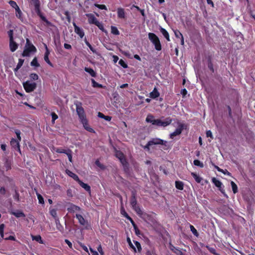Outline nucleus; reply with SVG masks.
Segmentation results:
<instances>
[{"mask_svg":"<svg viewBox=\"0 0 255 255\" xmlns=\"http://www.w3.org/2000/svg\"><path fill=\"white\" fill-rule=\"evenodd\" d=\"M76 112L78 115L81 123L82 124L84 128L87 131L94 132V130L88 124V120L86 117L85 113L81 104L79 102L76 103Z\"/></svg>","mask_w":255,"mask_h":255,"instance_id":"f257e3e1","label":"nucleus"},{"mask_svg":"<svg viewBox=\"0 0 255 255\" xmlns=\"http://www.w3.org/2000/svg\"><path fill=\"white\" fill-rule=\"evenodd\" d=\"M146 121L151 123L153 125L165 127L171 123L172 120L170 118H167L164 121H162L160 119H155L153 116L149 115L146 118Z\"/></svg>","mask_w":255,"mask_h":255,"instance_id":"f03ea898","label":"nucleus"},{"mask_svg":"<svg viewBox=\"0 0 255 255\" xmlns=\"http://www.w3.org/2000/svg\"><path fill=\"white\" fill-rule=\"evenodd\" d=\"M167 143L166 141L163 140L161 139L158 138H153L151 139L146 144V145L144 146L145 149H147L148 150H149L150 148L154 145H166Z\"/></svg>","mask_w":255,"mask_h":255,"instance_id":"7ed1b4c3","label":"nucleus"},{"mask_svg":"<svg viewBox=\"0 0 255 255\" xmlns=\"http://www.w3.org/2000/svg\"><path fill=\"white\" fill-rule=\"evenodd\" d=\"M148 35L149 40L154 45L156 50H160L161 49V46L158 37L153 33H149Z\"/></svg>","mask_w":255,"mask_h":255,"instance_id":"20e7f679","label":"nucleus"},{"mask_svg":"<svg viewBox=\"0 0 255 255\" xmlns=\"http://www.w3.org/2000/svg\"><path fill=\"white\" fill-rule=\"evenodd\" d=\"M36 51L35 47L29 43L28 39H26V44L22 53L23 56H28L31 52H35Z\"/></svg>","mask_w":255,"mask_h":255,"instance_id":"39448f33","label":"nucleus"},{"mask_svg":"<svg viewBox=\"0 0 255 255\" xmlns=\"http://www.w3.org/2000/svg\"><path fill=\"white\" fill-rule=\"evenodd\" d=\"M23 86L26 92L28 93L32 92L36 88V84L35 83L28 81L24 82Z\"/></svg>","mask_w":255,"mask_h":255,"instance_id":"423d86ee","label":"nucleus"},{"mask_svg":"<svg viewBox=\"0 0 255 255\" xmlns=\"http://www.w3.org/2000/svg\"><path fill=\"white\" fill-rule=\"evenodd\" d=\"M185 125L181 123H178V127L175 130L170 134V137L173 139L175 136L181 134L184 129Z\"/></svg>","mask_w":255,"mask_h":255,"instance_id":"0eeeda50","label":"nucleus"},{"mask_svg":"<svg viewBox=\"0 0 255 255\" xmlns=\"http://www.w3.org/2000/svg\"><path fill=\"white\" fill-rule=\"evenodd\" d=\"M130 205L137 214L140 216H141L143 214L142 211L140 208L136 205V200L134 196H133L131 199Z\"/></svg>","mask_w":255,"mask_h":255,"instance_id":"6e6552de","label":"nucleus"},{"mask_svg":"<svg viewBox=\"0 0 255 255\" xmlns=\"http://www.w3.org/2000/svg\"><path fill=\"white\" fill-rule=\"evenodd\" d=\"M35 11L40 17L41 19L44 21L47 25L50 24V23L46 19V18L41 14L39 9V5L37 3H36L35 4Z\"/></svg>","mask_w":255,"mask_h":255,"instance_id":"1a4fd4ad","label":"nucleus"},{"mask_svg":"<svg viewBox=\"0 0 255 255\" xmlns=\"http://www.w3.org/2000/svg\"><path fill=\"white\" fill-rule=\"evenodd\" d=\"M212 181V182L215 184V185L216 187L219 188L220 190L224 194V195L227 197L228 196L227 194L225 193L224 190L223 189H222V186L223 185L222 182L215 178H213Z\"/></svg>","mask_w":255,"mask_h":255,"instance_id":"9d476101","label":"nucleus"},{"mask_svg":"<svg viewBox=\"0 0 255 255\" xmlns=\"http://www.w3.org/2000/svg\"><path fill=\"white\" fill-rule=\"evenodd\" d=\"M86 15L88 18V22L90 24H94L96 25L99 22L93 14L87 13L86 14Z\"/></svg>","mask_w":255,"mask_h":255,"instance_id":"9b49d317","label":"nucleus"},{"mask_svg":"<svg viewBox=\"0 0 255 255\" xmlns=\"http://www.w3.org/2000/svg\"><path fill=\"white\" fill-rule=\"evenodd\" d=\"M115 155L117 158L119 159L121 162L123 164V165H125L126 164V160L125 158V156L122 152L120 151H116L115 153Z\"/></svg>","mask_w":255,"mask_h":255,"instance_id":"f8f14e48","label":"nucleus"},{"mask_svg":"<svg viewBox=\"0 0 255 255\" xmlns=\"http://www.w3.org/2000/svg\"><path fill=\"white\" fill-rule=\"evenodd\" d=\"M45 49H46V52H45V53L44 54V60L50 66L53 67L52 64L51 63V62L49 60L48 56H49V50L48 49L47 45H45Z\"/></svg>","mask_w":255,"mask_h":255,"instance_id":"ddd939ff","label":"nucleus"},{"mask_svg":"<svg viewBox=\"0 0 255 255\" xmlns=\"http://www.w3.org/2000/svg\"><path fill=\"white\" fill-rule=\"evenodd\" d=\"M117 13L119 18L124 19L126 18L125 11L123 8H118L117 9Z\"/></svg>","mask_w":255,"mask_h":255,"instance_id":"4468645a","label":"nucleus"},{"mask_svg":"<svg viewBox=\"0 0 255 255\" xmlns=\"http://www.w3.org/2000/svg\"><path fill=\"white\" fill-rule=\"evenodd\" d=\"M19 141L18 140H16L15 139L12 138L11 139L10 141V144L14 148H17L19 151H20V148H19Z\"/></svg>","mask_w":255,"mask_h":255,"instance_id":"2eb2a0df","label":"nucleus"},{"mask_svg":"<svg viewBox=\"0 0 255 255\" xmlns=\"http://www.w3.org/2000/svg\"><path fill=\"white\" fill-rule=\"evenodd\" d=\"M17 44L13 41V40L9 41V48L11 52L15 51L17 48Z\"/></svg>","mask_w":255,"mask_h":255,"instance_id":"dca6fc26","label":"nucleus"},{"mask_svg":"<svg viewBox=\"0 0 255 255\" xmlns=\"http://www.w3.org/2000/svg\"><path fill=\"white\" fill-rule=\"evenodd\" d=\"M75 31V32L78 34L80 37L82 38L84 35V33L82 29H81L80 27L77 26L75 23L74 24Z\"/></svg>","mask_w":255,"mask_h":255,"instance_id":"f3484780","label":"nucleus"},{"mask_svg":"<svg viewBox=\"0 0 255 255\" xmlns=\"http://www.w3.org/2000/svg\"><path fill=\"white\" fill-rule=\"evenodd\" d=\"M81 210L80 208L77 206L73 204L70 205V207L68 208V210L69 212H75L77 211H80Z\"/></svg>","mask_w":255,"mask_h":255,"instance_id":"a211bd4d","label":"nucleus"},{"mask_svg":"<svg viewBox=\"0 0 255 255\" xmlns=\"http://www.w3.org/2000/svg\"><path fill=\"white\" fill-rule=\"evenodd\" d=\"M78 182L80 184V185L82 188H83L85 190L90 192L91 187L89 185H88L87 184H86V183L83 182L80 180H79Z\"/></svg>","mask_w":255,"mask_h":255,"instance_id":"6ab92c4d","label":"nucleus"},{"mask_svg":"<svg viewBox=\"0 0 255 255\" xmlns=\"http://www.w3.org/2000/svg\"><path fill=\"white\" fill-rule=\"evenodd\" d=\"M66 173L67 174V175H68L69 176L73 178L75 180L77 181V182H78V181L80 180L78 176L72 171L69 170H66Z\"/></svg>","mask_w":255,"mask_h":255,"instance_id":"aec40b11","label":"nucleus"},{"mask_svg":"<svg viewBox=\"0 0 255 255\" xmlns=\"http://www.w3.org/2000/svg\"><path fill=\"white\" fill-rule=\"evenodd\" d=\"M159 96V93L156 88L150 93V97L152 99H155Z\"/></svg>","mask_w":255,"mask_h":255,"instance_id":"412c9836","label":"nucleus"},{"mask_svg":"<svg viewBox=\"0 0 255 255\" xmlns=\"http://www.w3.org/2000/svg\"><path fill=\"white\" fill-rule=\"evenodd\" d=\"M11 214L14 215L17 218L25 217V214L23 213V212L19 210L11 212Z\"/></svg>","mask_w":255,"mask_h":255,"instance_id":"4be33fe9","label":"nucleus"},{"mask_svg":"<svg viewBox=\"0 0 255 255\" xmlns=\"http://www.w3.org/2000/svg\"><path fill=\"white\" fill-rule=\"evenodd\" d=\"M121 214L124 216L126 218H127L128 220H129L132 225H134V223L133 221L132 220V219L128 215V214L125 211V209L123 207H122L121 208Z\"/></svg>","mask_w":255,"mask_h":255,"instance_id":"5701e85b","label":"nucleus"},{"mask_svg":"<svg viewBox=\"0 0 255 255\" xmlns=\"http://www.w3.org/2000/svg\"><path fill=\"white\" fill-rule=\"evenodd\" d=\"M160 32H161L162 35L164 36V37L167 39V40L168 41H169L170 40L169 34H168V32L165 29H164L163 28H161Z\"/></svg>","mask_w":255,"mask_h":255,"instance_id":"b1692460","label":"nucleus"},{"mask_svg":"<svg viewBox=\"0 0 255 255\" xmlns=\"http://www.w3.org/2000/svg\"><path fill=\"white\" fill-rule=\"evenodd\" d=\"M175 187L177 189L182 190L183 189L184 184L182 181H176L175 182Z\"/></svg>","mask_w":255,"mask_h":255,"instance_id":"393cba45","label":"nucleus"},{"mask_svg":"<svg viewBox=\"0 0 255 255\" xmlns=\"http://www.w3.org/2000/svg\"><path fill=\"white\" fill-rule=\"evenodd\" d=\"M76 218L78 220L80 224L84 225L85 224V220L83 216L79 214H76Z\"/></svg>","mask_w":255,"mask_h":255,"instance_id":"a878e982","label":"nucleus"},{"mask_svg":"<svg viewBox=\"0 0 255 255\" xmlns=\"http://www.w3.org/2000/svg\"><path fill=\"white\" fill-rule=\"evenodd\" d=\"M85 71L89 73L92 77H95L96 76L95 72L92 68L85 67Z\"/></svg>","mask_w":255,"mask_h":255,"instance_id":"bb28decb","label":"nucleus"},{"mask_svg":"<svg viewBox=\"0 0 255 255\" xmlns=\"http://www.w3.org/2000/svg\"><path fill=\"white\" fill-rule=\"evenodd\" d=\"M191 175H192V176L194 177V178L195 179V181L197 183H200L201 182V181L202 180V178L201 177H200L196 173H194V172H192L191 173Z\"/></svg>","mask_w":255,"mask_h":255,"instance_id":"cd10ccee","label":"nucleus"},{"mask_svg":"<svg viewBox=\"0 0 255 255\" xmlns=\"http://www.w3.org/2000/svg\"><path fill=\"white\" fill-rule=\"evenodd\" d=\"M231 185L232 186V188L233 193L234 194H236V193H237L238 192V186L236 184V183L233 181H231Z\"/></svg>","mask_w":255,"mask_h":255,"instance_id":"c85d7f7f","label":"nucleus"},{"mask_svg":"<svg viewBox=\"0 0 255 255\" xmlns=\"http://www.w3.org/2000/svg\"><path fill=\"white\" fill-rule=\"evenodd\" d=\"M32 239L33 240H35L36 241L39 242L40 244H43V241L41 239V237L40 236H32Z\"/></svg>","mask_w":255,"mask_h":255,"instance_id":"c756f323","label":"nucleus"},{"mask_svg":"<svg viewBox=\"0 0 255 255\" xmlns=\"http://www.w3.org/2000/svg\"><path fill=\"white\" fill-rule=\"evenodd\" d=\"M53 150L57 153H64L66 154L68 152V150L59 148H54Z\"/></svg>","mask_w":255,"mask_h":255,"instance_id":"7c9ffc66","label":"nucleus"},{"mask_svg":"<svg viewBox=\"0 0 255 255\" xmlns=\"http://www.w3.org/2000/svg\"><path fill=\"white\" fill-rule=\"evenodd\" d=\"M24 60L21 59H19L18 60V63L16 67L14 68V71H17L22 65L23 63Z\"/></svg>","mask_w":255,"mask_h":255,"instance_id":"2f4dec72","label":"nucleus"},{"mask_svg":"<svg viewBox=\"0 0 255 255\" xmlns=\"http://www.w3.org/2000/svg\"><path fill=\"white\" fill-rule=\"evenodd\" d=\"M91 82H92V86L93 87H98V88H102L103 87L102 85L98 83L93 79H92L91 80Z\"/></svg>","mask_w":255,"mask_h":255,"instance_id":"473e14b6","label":"nucleus"},{"mask_svg":"<svg viewBox=\"0 0 255 255\" xmlns=\"http://www.w3.org/2000/svg\"><path fill=\"white\" fill-rule=\"evenodd\" d=\"M4 225L2 224L0 225V235L2 239H3L4 237Z\"/></svg>","mask_w":255,"mask_h":255,"instance_id":"72a5a7b5","label":"nucleus"},{"mask_svg":"<svg viewBox=\"0 0 255 255\" xmlns=\"http://www.w3.org/2000/svg\"><path fill=\"white\" fill-rule=\"evenodd\" d=\"M111 32L115 35H119L120 32L117 28L115 26H112L111 27Z\"/></svg>","mask_w":255,"mask_h":255,"instance_id":"f704fd0d","label":"nucleus"},{"mask_svg":"<svg viewBox=\"0 0 255 255\" xmlns=\"http://www.w3.org/2000/svg\"><path fill=\"white\" fill-rule=\"evenodd\" d=\"M50 215L54 217L56 219V223H57V221L58 220L56 219L57 217V212L55 209H52L50 211Z\"/></svg>","mask_w":255,"mask_h":255,"instance_id":"c9c22d12","label":"nucleus"},{"mask_svg":"<svg viewBox=\"0 0 255 255\" xmlns=\"http://www.w3.org/2000/svg\"><path fill=\"white\" fill-rule=\"evenodd\" d=\"M15 11H16V17H17L18 18H21V15H22V12L20 10L19 7H17V8L15 9Z\"/></svg>","mask_w":255,"mask_h":255,"instance_id":"e433bc0d","label":"nucleus"},{"mask_svg":"<svg viewBox=\"0 0 255 255\" xmlns=\"http://www.w3.org/2000/svg\"><path fill=\"white\" fill-rule=\"evenodd\" d=\"M127 242L129 245V246L131 248L133 249L134 252H136V249H135V247L132 244L130 239L129 238H127Z\"/></svg>","mask_w":255,"mask_h":255,"instance_id":"4c0bfd02","label":"nucleus"},{"mask_svg":"<svg viewBox=\"0 0 255 255\" xmlns=\"http://www.w3.org/2000/svg\"><path fill=\"white\" fill-rule=\"evenodd\" d=\"M31 65L35 67H39L40 65L37 62L36 58H34L31 62Z\"/></svg>","mask_w":255,"mask_h":255,"instance_id":"58836bf2","label":"nucleus"},{"mask_svg":"<svg viewBox=\"0 0 255 255\" xmlns=\"http://www.w3.org/2000/svg\"><path fill=\"white\" fill-rule=\"evenodd\" d=\"M194 164L195 165L199 166L200 167H203L204 166L203 163L197 159L194 160Z\"/></svg>","mask_w":255,"mask_h":255,"instance_id":"ea45409f","label":"nucleus"},{"mask_svg":"<svg viewBox=\"0 0 255 255\" xmlns=\"http://www.w3.org/2000/svg\"><path fill=\"white\" fill-rule=\"evenodd\" d=\"M38 202L40 204H43L44 203V199L42 196L39 193H37Z\"/></svg>","mask_w":255,"mask_h":255,"instance_id":"a19ab883","label":"nucleus"},{"mask_svg":"<svg viewBox=\"0 0 255 255\" xmlns=\"http://www.w3.org/2000/svg\"><path fill=\"white\" fill-rule=\"evenodd\" d=\"M134 243L135 245L134 247H135V249H137V251L139 252L141 250L140 244L137 241L134 242Z\"/></svg>","mask_w":255,"mask_h":255,"instance_id":"79ce46f5","label":"nucleus"},{"mask_svg":"<svg viewBox=\"0 0 255 255\" xmlns=\"http://www.w3.org/2000/svg\"><path fill=\"white\" fill-rule=\"evenodd\" d=\"M96 165L98 166L101 169H104L105 166L102 163H100L99 160H97L95 162Z\"/></svg>","mask_w":255,"mask_h":255,"instance_id":"37998d69","label":"nucleus"},{"mask_svg":"<svg viewBox=\"0 0 255 255\" xmlns=\"http://www.w3.org/2000/svg\"><path fill=\"white\" fill-rule=\"evenodd\" d=\"M174 32L175 34V35L176 37L177 38H180L183 36L182 33L178 30H174Z\"/></svg>","mask_w":255,"mask_h":255,"instance_id":"c03bdc74","label":"nucleus"},{"mask_svg":"<svg viewBox=\"0 0 255 255\" xmlns=\"http://www.w3.org/2000/svg\"><path fill=\"white\" fill-rule=\"evenodd\" d=\"M9 3L10 5V6L15 8V9L17 8V7H18V6L14 1L10 0L9 1Z\"/></svg>","mask_w":255,"mask_h":255,"instance_id":"a18cd8bd","label":"nucleus"},{"mask_svg":"<svg viewBox=\"0 0 255 255\" xmlns=\"http://www.w3.org/2000/svg\"><path fill=\"white\" fill-rule=\"evenodd\" d=\"M206 248L208 249V250L212 254L215 255H219V254H217L216 252V250L214 248H210L209 246H206Z\"/></svg>","mask_w":255,"mask_h":255,"instance_id":"49530a36","label":"nucleus"},{"mask_svg":"<svg viewBox=\"0 0 255 255\" xmlns=\"http://www.w3.org/2000/svg\"><path fill=\"white\" fill-rule=\"evenodd\" d=\"M170 249L175 253L176 254H179L181 253V251L179 250L178 249H176L175 247H174L173 246H170Z\"/></svg>","mask_w":255,"mask_h":255,"instance_id":"de8ad7c7","label":"nucleus"},{"mask_svg":"<svg viewBox=\"0 0 255 255\" xmlns=\"http://www.w3.org/2000/svg\"><path fill=\"white\" fill-rule=\"evenodd\" d=\"M96 25L102 31H105L103 25L99 21L96 24Z\"/></svg>","mask_w":255,"mask_h":255,"instance_id":"09e8293b","label":"nucleus"},{"mask_svg":"<svg viewBox=\"0 0 255 255\" xmlns=\"http://www.w3.org/2000/svg\"><path fill=\"white\" fill-rule=\"evenodd\" d=\"M95 6L101 9H107V7L104 4H95Z\"/></svg>","mask_w":255,"mask_h":255,"instance_id":"8fccbe9b","label":"nucleus"},{"mask_svg":"<svg viewBox=\"0 0 255 255\" xmlns=\"http://www.w3.org/2000/svg\"><path fill=\"white\" fill-rule=\"evenodd\" d=\"M30 77L33 80H37L38 79V76L36 74L32 73L30 75Z\"/></svg>","mask_w":255,"mask_h":255,"instance_id":"3c124183","label":"nucleus"},{"mask_svg":"<svg viewBox=\"0 0 255 255\" xmlns=\"http://www.w3.org/2000/svg\"><path fill=\"white\" fill-rule=\"evenodd\" d=\"M67 155L68 156V159L70 162H72V156L71 154V151L70 150H68V152L66 153Z\"/></svg>","mask_w":255,"mask_h":255,"instance_id":"603ef678","label":"nucleus"},{"mask_svg":"<svg viewBox=\"0 0 255 255\" xmlns=\"http://www.w3.org/2000/svg\"><path fill=\"white\" fill-rule=\"evenodd\" d=\"M190 229H191V232H192V233L197 236H198V233H197V230L195 229V228L192 225L190 226Z\"/></svg>","mask_w":255,"mask_h":255,"instance_id":"864d4df0","label":"nucleus"},{"mask_svg":"<svg viewBox=\"0 0 255 255\" xmlns=\"http://www.w3.org/2000/svg\"><path fill=\"white\" fill-rule=\"evenodd\" d=\"M51 116L52 118V122L54 123L55 121L58 119V116L55 113H52Z\"/></svg>","mask_w":255,"mask_h":255,"instance_id":"5fc2aeb1","label":"nucleus"},{"mask_svg":"<svg viewBox=\"0 0 255 255\" xmlns=\"http://www.w3.org/2000/svg\"><path fill=\"white\" fill-rule=\"evenodd\" d=\"M90 253H89V255H99L98 253L94 251L93 249L90 248Z\"/></svg>","mask_w":255,"mask_h":255,"instance_id":"6e6d98bb","label":"nucleus"},{"mask_svg":"<svg viewBox=\"0 0 255 255\" xmlns=\"http://www.w3.org/2000/svg\"><path fill=\"white\" fill-rule=\"evenodd\" d=\"M119 64L120 65H121L122 67H123L124 68H127L128 67V65L127 64L125 63V62L122 59H121L119 62Z\"/></svg>","mask_w":255,"mask_h":255,"instance_id":"4d7b16f0","label":"nucleus"},{"mask_svg":"<svg viewBox=\"0 0 255 255\" xmlns=\"http://www.w3.org/2000/svg\"><path fill=\"white\" fill-rule=\"evenodd\" d=\"M97 250L98 251V252H99V253L100 254V255H104V251L102 249V246L101 245H100L97 248Z\"/></svg>","mask_w":255,"mask_h":255,"instance_id":"13d9d810","label":"nucleus"},{"mask_svg":"<svg viewBox=\"0 0 255 255\" xmlns=\"http://www.w3.org/2000/svg\"><path fill=\"white\" fill-rule=\"evenodd\" d=\"M15 132L16 134V136H17V137L18 138L17 140H18L19 141H20L21 140V137H20V131L19 130H16L15 131Z\"/></svg>","mask_w":255,"mask_h":255,"instance_id":"bf43d9fd","label":"nucleus"},{"mask_svg":"<svg viewBox=\"0 0 255 255\" xmlns=\"http://www.w3.org/2000/svg\"><path fill=\"white\" fill-rule=\"evenodd\" d=\"M8 36H9V41L13 40V30H10L8 32Z\"/></svg>","mask_w":255,"mask_h":255,"instance_id":"052dcab7","label":"nucleus"},{"mask_svg":"<svg viewBox=\"0 0 255 255\" xmlns=\"http://www.w3.org/2000/svg\"><path fill=\"white\" fill-rule=\"evenodd\" d=\"M206 136L207 137H210L212 139L213 138L212 133L210 130H208L206 132Z\"/></svg>","mask_w":255,"mask_h":255,"instance_id":"680f3d73","label":"nucleus"},{"mask_svg":"<svg viewBox=\"0 0 255 255\" xmlns=\"http://www.w3.org/2000/svg\"><path fill=\"white\" fill-rule=\"evenodd\" d=\"M133 226L134 227V229L135 230V233L136 235H139L140 234L139 230L137 229V227L135 226V224H134V225H133Z\"/></svg>","mask_w":255,"mask_h":255,"instance_id":"e2e57ef3","label":"nucleus"},{"mask_svg":"<svg viewBox=\"0 0 255 255\" xmlns=\"http://www.w3.org/2000/svg\"><path fill=\"white\" fill-rule=\"evenodd\" d=\"M65 242L68 245L70 248H72V244L68 240H65Z\"/></svg>","mask_w":255,"mask_h":255,"instance_id":"0e129e2a","label":"nucleus"},{"mask_svg":"<svg viewBox=\"0 0 255 255\" xmlns=\"http://www.w3.org/2000/svg\"><path fill=\"white\" fill-rule=\"evenodd\" d=\"M87 46L89 47L90 50L94 53L96 52V50L93 48V47L91 46V45L89 43H87Z\"/></svg>","mask_w":255,"mask_h":255,"instance_id":"69168bd1","label":"nucleus"},{"mask_svg":"<svg viewBox=\"0 0 255 255\" xmlns=\"http://www.w3.org/2000/svg\"><path fill=\"white\" fill-rule=\"evenodd\" d=\"M4 239L6 240H12V241L15 240L14 237H13L12 236H10L8 237L5 238Z\"/></svg>","mask_w":255,"mask_h":255,"instance_id":"338daca9","label":"nucleus"},{"mask_svg":"<svg viewBox=\"0 0 255 255\" xmlns=\"http://www.w3.org/2000/svg\"><path fill=\"white\" fill-rule=\"evenodd\" d=\"M187 93V91L185 89H182L181 91V94L183 95V97L185 96Z\"/></svg>","mask_w":255,"mask_h":255,"instance_id":"774afa93","label":"nucleus"}]
</instances>
